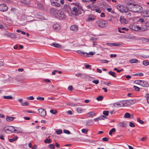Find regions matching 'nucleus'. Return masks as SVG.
<instances>
[{
  "label": "nucleus",
  "mask_w": 149,
  "mask_h": 149,
  "mask_svg": "<svg viewBox=\"0 0 149 149\" xmlns=\"http://www.w3.org/2000/svg\"><path fill=\"white\" fill-rule=\"evenodd\" d=\"M142 80H136L134 81V83L136 84H139L141 86Z\"/></svg>",
  "instance_id": "40"
},
{
  "label": "nucleus",
  "mask_w": 149,
  "mask_h": 149,
  "mask_svg": "<svg viewBox=\"0 0 149 149\" xmlns=\"http://www.w3.org/2000/svg\"><path fill=\"white\" fill-rule=\"evenodd\" d=\"M139 40H142L144 42H147L148 41V40L145 38H141L139 39Z\"/></svg>",
  "instance_id": "34"
},
{
  "label": "nucleus",
  "mask_w": 149,
  "mask_h": 149,
  "mask_svg": "<svg viewBox=\"0 0 149 149\" xmlns=\"http://www.w3.org/2000/svg\"><path fill=\"white\" fill-rule=\"evenodd\" d=\"M133 88L136 91H139L140 90V88L137 86H133Z\"/></svg>",
  "instance_id": "50"
},
{
  "label": "nucleus",
  "mask_w": 149,
  "mask_h": 149,
  "mask_svg": "<svg viewBox=\"0 0 149 149\" xmlns=\"http://www.w3.org/2000/svg\"><path fill=\"white\" fill-rule=\"evenodd\" d=\"M70 29L71 31L76 32L78 30L79 27L76 25H73L70 26Z\"/></svg>",
  "instance_id": "10"
},
{
  "label": "nucleus",
  "mask_w": 149,
  "mask_h": 149,
  "mask_svg": "<svg viewBox=\"0 0 149 149\" xmlns=\"http://www.w3.org/2000/svg\"><path fill=\"white\" fill-rule=\"evenodd\" d=\"M15 118L13 117H9L8 116H6V120L8 122H10L13 120Z\"/></svg>",
  "instance_id": "24"
},
{
  "label": "nucleus",
  "mask_w": 149,
  "mask_h": 149,
  "mask_svg": "<svg viewBox=\"0 0 149 149\" xmlns=\"http://www.w3.org/2000/svg\"><path fill=\"white\" fill-rule=\"evenodd\" d=\"M120 20L121 23L123 24H125L127 23V21L125 19L123 16H121L120 17Z\"/></svg>",
  "instance_id": "15"
},
{
  "label": "nucleus",
  "mask_w": 149,
  "mask_h": 149,
  "mask_svg": "<svg viewBox=\"0 0 149 149\" xmlns=\"http://www.w3.org/2000/svg\"><path fill=\"white\" fill-rule=\"evenodd\" d=\"M23 101V99L22 98H20L18 100V101L19 103H21V105L22 104V101Z\"/></svg>",
  "instance_id": "64"
},
{
  "label": "nucleus",
  "mask_w": 149,
  "mask_h": 149,
  "mask_svg": "<svg viewBox=\"0 0 149 149\" xmlns=\"http://www.w3.org/2000/svg\"><path fill=\"white\" fill-rule=\"evenodd\" d=\"M95 17L92 15H89L88 17V21H93L95 19Z\"/></svg>",
  "instance_id": "23"
},
{
  "label": "nucleus",
  "mask_w": 149,
  "mask_h": 149,
  "mask_svg": "<svg viewBox=\"0 0 149 149\" xmlns=\"http://www.w3.org/2000/svg\"><path fill=\"white\" fill-rule=\"evenodd\" d=\"M141 15L144 17H149V11L144 10L141 13Z\"/></svg>",
  "instance_id": "13"
},
{
  "label": "nucleus",
  "mask_w": 149,
  "mask_h": 149,
  "mask_svg": "<svg viewBox=\"0 0 149 149\" xmlns=\"http://www.w3.org/2000/svg\"><path fill=\"white\" fill-rule=\"evenodd\" d=\"M149 22H147L144 24H142L140 27V31H144L149 29Z\"/></svg>",
  "instance_id": "6"
},
{
  "label": "nucleus",
  "mask_w": 149,
  "mask_h": 149,
  "mask_svg": "<svg viewBox=\"0 0 149 149\" xmlns=\"http://www.w3.org/2000/svg\"><path fill=\"white\" fill-rule=\"evenodd\" d=\"M38 114L41 116L44 117L46 115V110L43 108H40L38 109Z\"/></svg>",
  "instance_id": "8"
},
{
  "label": "nucleus",
  "mask_w": 149,
  "mask_h": 149,
  "mask_svg": "<svg viewBox=\"0 0 149 149\" xmlns=\"http://www.w3.org/2000/svg\"><path fill=\"white\" fill-rule=\"evenodd\" d=\"M95 54V53L94 52H90L88 53L85 52V55H84V56L86 57H90V55L91 56H93L94 54Z\"/></svg>",
  "instance_id": "16"
},
{
  "label": "nucleus",
  "mask_w": 149,
  "mask_h": 149,
  "mask_svg": "<svg viewBox=\"0 0 149 149\" xmlns=\"http://www.w3.org/2000/svg\"><path fill=\"white\" fill-rule=\"evenodd\" d=\"M50 45L52 46L58 48H61V45L56 42H54Z\"/></svg>",
  "instance_id": "17"
},
{
  "label": "nucleus",
  "mask_w": 149,
  "mask_h": 149,
  "mask_svg": "<svg viewBox=\"0 0 149 149\" xmlns=\"http://www.w3.org/2000/svg\"><path fill=\"white\" fill-rule=\"evenodd\" d=\"M109 74L114 77H116V73L114 72L110 71L109 72Z\"/></svg>",
  "instance_id": "29"
},
{
  "label": "nucleus",
  "mask_w": 149,
  "mask_h": 149,
  "mask_svg": "<svg viewBox=\"0 0 149 149\" xmlns=\"http://www.w3.org/2000/svg\"><path fill=\"white\" fill-rule=\"evenodd\" d=\"M56 132L57 134H60L62 133V130L60 129L56 131Z\"/></svg>",
  "instance_id": "48"
},
{
  "label": "nucleus",
  "mask_w": 149,
  "mask_h": 149,
  "mask_svg": "<svg viewBox=\"0 0 149 149\" xmlns=\"http://www.w3.org/2000/svg\"><path fill=\"white\" fill-rule=\"evenodd\" d=\"M49 147L51 149H54L55 148V146L53 144H50L49 145Z\"/></svg>",
  "instance_id": "51"
},
{
  "label": "nucleus",
  "mask_w": 149,
  "mask_h": 149,
  "mask_svg": "<svg viewBox=\"0 0 149 149\" xmlns=\"http://www.w3.org/2000/svg\"><path fill=\"white\" fill-rule=\"evenodd\" d=\"M11 38L15 39L17 38V36L13 33H11L10 37Z\"/></svg>",
  "instance_id": "45"
},
{
  "label": "nucleus",
  "mask_w": 149,
  "mask_h": 149,
  "mask_svg": "<svg viewBox=\"0 0 149 149\" xmlns=\"http://www.w3.org/2000/svg\"><path fill=\"white\" fill-rule=\"evenodd\" d=\"M97 25L100 27H104L106 26L107 24L105 21H97L96 22Z\"/></svg>",
  "instance_id": "7"
},
{
  "label": "nucleus",
  "mask_w": 149,
  "mask_h": 149,
  "mask_svg": "<svg viewBox=\"0 0 149 149\" xmlns=\"http://www.w3.org/2000/svg\"><path fill=\"white\" fill-rule=\"evenodd\" d=\"M102 140L103 141H108L109 139L107 137H104L102 139Z\"/></svg>",
  "instance_id": "62"
},
{
  "label": "nucleus",
  "mask_w": 149,
  "mask_h": 149,
  "mask_svg": "<svg viewBox=\"0 0 149 149\" xmlns=\"http://www.w3.org/2000/svg\"><path fill=\"white\" fill-rule=\"evenodd\" d=\"M18 138L17 136L14 137L12 139H9V141L10 142H12L14 141H15Z\"/></svg>",
  "instance_id": "32"
},
{
  "label": "nucleus",
  "mask_w": 149,
  "mask_h": 149,
  "mask_svg": "<svg viewBox=\"0 0 149 149\" xmlns=\"http://www.w3.org/2000/svg\"><path fill=\"white\" fill-rule=\"evenodd\" d=\"M124 117L125 118H129L131 117V115L129 113H126L125 114Z\"/></svg>",
  "instance_id": "42"
},
{
  "label": "nucleus",
  "mask_w": 149,
  "mask_h": 149,
  "mask_svg": "<svg viewBox=\"0 0 149 149\" xmlns=\"http://www.w3.org/2000/svg\"><path fill=\"white\" fill-rule=\"evenodd\" d=\"M128 8L130 11L134 12L139 13L141 11L142 7L139 5L130 4Z\"/></svg>",
  "instance_id": "2"
},
{
  "label": "nucleus",
  "mask_w": 149,
  "mask_h": 149,
  "mask_svg": "<svg viewBox=\"0 0 149 149\" xmlns=\"http://www.w3.org/2000/svg\"><path fill=\"white\" fill-rule=\"evenodd\" d=\"M63 132L64 133H66L68 134H70V132L69 131L67 130H64Z\"/></svg>",
  "instance_id": "59"
},
{
  "label": "nucleus",
  "mask_w": 149,
  "mask_h": 149,
  "mask_svg": "<svg viewBox=\"0 0 149 149\" xmlns=\"http://www.w3.org/2000/svg\"><path fill=\"white\" fill-rule=\"evenodd\" d=\"M117 8L118 10L121 12H127L128 11L127 8L124 7L123 6L120 4L118 5L117 6Z\"/></svg>",
  "instance_id": "5"
},
{
  "label": "nucleus",
  "mask_w": 149,
  "mask_h": 149,
  "mask_svg": "<svg viewBox=\"0 0 149 149\" xmlns=\"http://www.w3.org/2000/svg\"><path fill=\"white\" fill-rule=\"evenodd\" d=\"M26 99L29 100H33L34 97L33 96H31L30 97H27Z\"/></svg>",
  "instance_id": "58"
},
{
  "label": "nucleus",
  "mask_w": 149,
  "mask_h": 149,
  "mask_svg": "<svg viewBox=\"0 0 149 149\" xmlns=\"http://www.w3.org/2000/svg\"><path fill=\"white\" fill-rule=\"evenodd\" d=\"M72 9L74 12L75 14V15H78V10H77V8L75 7H73L72 8Z\"/></svg>",
  "instance_id": "26"
},
{
  "label": "nucleus",
  "mask_w": 149,
  "mask_h": 149,
  "mask_svg": "<svg viewBox=\"0 0 149 149\" xmlns=\"http://www.w3.org/2000/svg\"><path fill=\"white\" fill-rule=\"evenodd\" d=\"M68 105L69 106H78L79 105H78L77 104H75L72 103H70L69 104H68Z\"/></svg>",
  "instance_id": "52"
},
{
  "label": "nucleus",
  "mask_w": 149,
  "mask_h": 149,
  "mask_svg": "<svg viewBox=\"0 0 149 149\" xmlns=\"http://www.w3.org/2000/svg\"><path fill=\"white\" fill-rule=\"evenodd\" d=\"M50 112L53 114H55L57 113V111L56 110H51L50 111Z\"/></svg>",
  "instance_id": "49"
},
{
  "label": "nucleus",
  "mask_w": 149,
  "mask_h": 149,
  "mask_svg": "<svg viewBox=\"0 0 149 149\" xmlns=\"http://www.w3.org/2000/svg\"><path fill=\"white\" fill-rule=\"evenodd\" d=\"M8 9L7 6L5 4H0V11L2 12H5Z\"/></svg>",
  "instance_id": "9"
},
{
  "label": "nucleus",
  "mask_w": 149,
  "mask_h": 149,
  "mask_svg": "<svg viewBox=\"0 0 149 149\" xmlns=\"http://www.w3.org/2000/svg\"><path fill=\"white\" fill-rule=\"evenodd\" d=\"M36 99L37 100H40V101H43L44 100V98L43 97H38L36 98Z\"/></svg>",
  "instance_id": "53"
},
{
  "label": "nucleus",
  "mask_w": 149,
  "mask_h": 149,
  "mask_svg": "<svg viewBox=\"0 0 149 149\" xmlns=\"http://www.w3.org/2000/svg\"><path fill=\"white\" fill-rule=\"evenodd\" d=\"M3 98L5 99H9V100H11V99H12V98H13L10 95H8V96H3Z\"/></svg>",
  "instance_id": "36"
},
{
  "label": "nucleus",
  "mask_w": 149,
  "mask_h": 149,
  "mask_svg": "<svg viewBox=\"0 0 149 149\" xmlns=\"http://www.w3.org/2000/svg\"><path fill=\"white\" fill-rule=\"evenodd\" d=\"M141 86L145 87H147L149 86L148 83L146 81L142 80Z\"/></svg>",
  "instance_id": "14"
},
{
  "label": "nucleus",
  "mask_w": 149,
  "mask_h": 149,
  "mask_svg": "<svg viewBox=\"0 0 149 149\" xmlns=\"http://www.w3.org/2000/svg\"><path fill=\"white\" fill-rule=\"evenodd\" d=\"M93 123V120H89L86 121V124L89 126L91 125Z\"/></svg>",
  "instance_id": "25"
},
{
  "label": "nucleus",
  "mask_w": 149,
  "mask_h": 149,
  "mask_svg": "<svg viewBox=\"0 0 149 149\" xmlns=\"http://www.w3.org/2000/svg\"><path fill=\"white\" fill-rule=\"evenodd\" d=\"M113 107H122L123 104L121 103V102H120V103H115L113 104Z\"/></svg>",
  "instance_id": "20"
},
{
  "label": "nucleus",
  "mask_w": 149,
  "mask_h": 149,
  "mask_svg": "<svg viewBox=\"0 0 149 149\" xmlns=\"http://www.w3.org/2000/svg\"><path fill=\"white\" fill-rule=\"evenodd\" d=\"M138 60L135 58H134L133 59L130 60V62L131 63H136L138 62Z\"/></svg>",
  "instance_id": "33"
},
{
  "label": "nucleus",
  "mask_w": 149,
  "mask_h": 149,
  "mask_svg": "<svg viewBox=\"0 0 149 149\" xmlns=\"http://www.w3.org/2000/svg\"><path fill=\"white\" fill-rule=\"evenodd\" d=\"M145 97L146 98L147 101V102L149 104V94L147 93L146 94Z\"/></svg>",
  "instance_id": "39"
},
{
  "label": "nucleus",
  "mask_w": 149,
  "mask_h": 149,
  "mask_svg": "<svg viewBox=\"0 0 149 149\" xmlns=\"http://www.w3.org/2000/svg\"><path fill=\"white\" fill-rule=\"evenodd\" d=\"M107 118L103 115L100 116L98 117V119L99 120H104L105 118Z\"/></svg>",
  "instance_id": "43"
},
{
  "label": "nucleus",
  "mask_w": 149,
  "mask_h": 149,
  "mask_svg": "<svg viewBox=\"0 0 149 149\" xmlns=\"http://www.w3.org/2000/svg\"><path fill=\"white\" fill-rule=\"evenodd\" d=\"M75 75L77 77H81L82 76V74H81V73H77L75 74Z\"/></svg>",
  "instance_id": "61"
},
{
  "label": "nucleus",
  "mask_w": 149,
  "mask_h": 149,
  "mask_svg": "<svg viewBox=\"0 0 149 149\" xmlns=\"http://www.w3.org/2000/svg\"><path fill=\"white\" fill-rule=\"evenodd\" d=\"M95 115V113L94 112L91 111L89 112L88 114V115L89 117H92Z\"/></svg>",
  "instance_id": "28"
},
{
  "label": "nucleus",
  "mask_w": 149,
  "mask_h": 149,
  "mask_svg": "<svg viewBox=\"0 0 149 149\" xmlns=\"http://www.w3.org/2000/svg\"><path fill=\"white\" fill-rule=\"evenodd\" d=\"M143 64L145 66H147L149 65V62L148 61H143Z\"/></svg>",
  "instance_id": "41"
},
{
  "label": "nucleus",
  "mask_w": 149,
  "mask_h": 149,
  "mask_svg": "<svg viewBox=\"0 0 149 149\" xmlns=\"http://www.w3.org/2000/svg\"><path fill=\"white\" fill-rule=\"evenodd\" d=\"M53 28L55 30L59 29L60 28V25L57 23H55L53 25Z\"/></svg>",
  "instance_id": "18"
},
{
  "label": "nucleus",
  "mask_w": 149,
  "mask_h": 149,
  "mask_svg": "<svg viewBox=\"0 0 149 149\" xmlns=\"http://www.w3.org/2000/svg\"><path fill=\"white\" fill-rule=\"evenodd\" d=\"M118 125L120 127H125L127 125L124 122H122L119 123H118Z\"/></svg>",
  "instance_id": "21"
},
{
  "label": "nucleus",
  "mask_w": 149,
  "mask_h": 149,
  "mask_svg": "<svg viewBox=\"0 0 149 149\" xmlns=\"http://www.w3.org/2000/svg\"><path fill=\"white\" fill-rule=\"evenodd\" d=\"M11 34V33H9V32H6L4 33L5 35L6 36L8 37H10V36Z\"/></svg>",
  "instance_id": "55"
},
{
  "label": "nucleus",
  "mask_w": 149,
  "mask_h": 149,
  "mask_svg": "<svg viewBox=\"0 0 149 149\" xmlns=\"http://www.w3.org/2000/svg\"><path fill=\"white\" fill-rule=\"evenodd\" d=\"M138 22L139 23L141 24V25L144 24L148 22H146V20H144L143 19H140L138 21Z\"/></svg>",
  "instance_id": "22"
},
{
  "label": "nucleus",
  "mask_w": 149,
  "mask_h": 149,
  "mask_svg": "<svg viewBox=\"0 0 149 149\" xmlns=\"http://www.w3.org/2000/svg\"><path fill=\"white\" fill-rule=\"evenodd\" d=\"M88 130L87 129H83L81 130L82 132L85 134H86L88 132Z\"/></svg>",
  "instance_id": "47"
},
{
  "label": "nucleus",
  "mask_w": 149,
  "mask_h": 149,
  "mask_svg": "<svg viewBox=\"0 0 149 149\" xmlns=\"http://www.w3.org/2000/svg\"><path fill=\"white\" fill-rule=\"evenodd\" d=\"M22 106H27L29 105V104L27 102H26L24 103H22Z\"/></svg>",
  "instance_id": "56"
},
{
  "label": "nucleus",
  "mask_w": 149,
  "mask_h": 149,
  "mask_svg": "<svg viewBox=\"0 0 149 149\" xmlns=\"http://www.w3.org/2000/svg\"><path fill=\"white\" fill-rule=\"evenodd\" d=\"M130 28L132 30L135 31H140V27L138 25H133L130 26Z\"/></svg>",
  "instance_id": "11"
},
{
  "label": "nucleus",
  "mask_w": 149,
  "mask_h": 149,
  "mask_svg": "<svg viewBox=\"0 0 149 149\" xmlns=\"http://www.w3.org/2000/svg\"><path fill=\"white\" fill-rule=\"evenodd\" d=\"M52 142V140L51 139H47L44 141V142L46 143H51Z\"/></svg>",
  "instance_id": "37"
},
{
  "label": "nucleus",
  "mask_w": 149,
  "mask_h": 149,
  "mask_svg": "<svg viewBox=\"0 0 149 149\" xmlns=\"http://www.w3.org/2000/svg\"><path fill=\"white\" fill-rule=\"evenodd\" d=\"M109 111H104L103 112V114L106 116H107L109 115Z\"/></svg>",
  "instance_id": "46"
},
{
  "label": "nucleus",
  "mask_w": 149,
  "mask_h": 149,
  "mask_svg": "<svg viewBox=\"0 0 149 149\" xmlns=\"http://www.w3.org/2000/svg\"><path fill=\"white\" fill-rule=\"evenodd\" d=\"M76 110L78 113H81L83 111V110L81 107H78L77 108Z\"/></svg>",
  "instance_id": "31"
},
{
  "label": "nucleus",
  "mask_w": 149,
  "mask_h": 149,
  "mask_svg": "<svg viewBox=\"0 0 149 149\" xmlns=\"http://www.w3.org/2000/svg\"><path fill=\"white\" fill-rule=\"evenodd\" d=\"M129 125L130 127H134L135 126V125L132 122H130Z\"/></svg>",
  "instance_id": "54"
},
{
  "label": "nucleus",
  "mask_w": 149,
  "mask_h": 149,
  "mask_svg": "<svg viewBox=\"0 0 149 149\" xmlns=\"http://www.w3.org/2000/svg\"><path fill=\"white\" fill-rule=\"evenodd\" d=\"M73 87L72 86H69L68 88V90L70 91H72Z\"/></svg>",
  "instance_id": "63"
},
{
  "label": "nucleus",
  "mask_w": 149,
  "mask_h": 149,
  "mask_svg": "<svg viewBox=\"0 0 149 149\" xmlns=\"http://www.w3.org/2000/svg\"><path fill=\"white\" fill-rule=\"evenodd\" d=\"M93 82L96 84H97L99 83V81L98 80H94L93 81Z\"/></svg>",
  "instance_id": "60"
},
{
  "label": "nucleus",
  "mask_w": 149,
  "mask_h": 149,
  "mask_svg": "<svg viewBox=\"0 0 149 149\" xmlns=\"http://www.w3.org/2000/svg\"><path fill=\"white\" fill-rule=\"evenodd\" d=\"M77 53L78 54L84 56V55H85V52H82L80 50H77Z\"/></svg>",
  "instance_id": "30"
},
{
  "label": "nucleus",
  "mask_w": 149,
  "mask_h": 149,
  "mask_svg": "<svg viewBox=\"0 0 149 149\" xmlns=\"http://www.w3.org/2000/svg\"><path fill=\"white\" fill-rule=\"evenodd\" d=\"M135 100H126L121 101L122 107H127L134 104L136 102Z\"/></svg>",
  "instance_id": "3"
},
{
  "label": "nucleus",
  "mask_w": 149,
  "mask_h": 149,
  "mask_svg": "<svg viewBox=\"0 0 149 149\" xmlns=\"http://www.w3.org/2000/svg\"><path fill=\"white\" fill-rule=\"evenodd\" d=\"M103 98L102 96L100 95L97 97L96 100L98 101H101L102 100Z\"/></svg>",
  "instance_id": "44"
},
{
  "label": "nucleus",
  "mask_w": 149,
  "mask_h": 149,
  "mask_svg": "<svg viewBox=\"0 0 149 149\" xmlns=\"http://www.w3.org/2000/svg\"><path fill=\"white\" fill-rule=\"evenodd\" d=\"M122 43H112V46H122Z\"/></svg>",
  "instance_id": "27"
},
{
  "label": "nucleus",
  "mask_w": 149,
  "mask_h": 149,
  "mask_svg": "<svg viewBox=\"0 0 149 149\" xmlns=\"http://www.w3.org/2000/svg\"><path fill=\"white\" fill-rule=\"evenodd\" d=\"M14 127L12 126H6L5 127L3 130L6 133L10 134L14 132Z\"/></svg>",
  "instance_id": "4"
},
{
  "label": "nucleus",
  "mask_w": 149,
  "mask_h": 149,
  "mask_svg": "<svg viewBox=\"0 0 149 149\" xmlns=\"http://www.w3.org/2000/svg\"><path fill=\"white\" fill-rule=\"evenodd\" d=\"M137 121L141 124H143L144 123L143 121V120H140L139 118H137Z\"/></svg>",
  "instance_id": "57"
},
{
  "label": "nucleus",
  "mask_w": 149,
  "mask_h": 149,
  "mask_svg": "<svg viewBox=\"0 0 149 149\" xmlns=\"http://www.w3.org/2000/svg\"><path fill=\"white\" fill-rule=\"evenodd\" d=\"M51 5L53 6H55L56 7H60L61 6L60 4L54 1H52L51 2Z\"/></svg>",
  "instance_id": "19"
},
{
  "label": "nucleus",
  "mask_w": 149,
  "mask_h": 149,
  "mask_svg": "<svg viewBox=\"0 0 149 149\" xmlns=\"http://www.w3.org/2000/svg\"><path fill=\"white\" fill-rule=\"evenodd\" d=\"M115 131L116 129L115 128H113L109 131V134L110 135H111L112 134L113 132H114Z\"/></svg>",
  "instance_id": "38"
},
{
  "label": "nucleus",
  "mask_w": 149,
  "mask_h": 149,
  "mask_svg": "<svg viewBox=\"0 0 149 149\" xmlns=\"http://www.w3.org/2000/svg\"><path fill=\"white\" fill-rule=\"evenodd\" d=\"M37 7L39 8H43V5L41 3H37Z\"/></svg>",
  "instance_id": "35"
},
{
  "label": "nucleus",
  "mask_w": 149,
  "mask_h": 149,
  "mask_svg": "<svg viewBox=\"0 0 149 149\" xmlns=\"http://www.w3.org/2000/svg\"><path fill=\"white\" fill-rule=\"evenodd\" d=\"M49 11L52 16L59 19H63L65 18V14L61 10L51 8L50 9Z\"/></svg>",
  "instance_id": "1"
},
{
  "label": "nucleus",
  "mask_w": 149,
  "mask_h": 149,
  "mask_svg": "<svg viewBox=\"0 0 149 149\" xmlns=\"http://www.w3.org/2000/svg\"><path fill=\"white\" fill-rule=\"evenodd\" d=\"M14 132L17 133H22V131L20 127H14Z\"/></svg>",
  "instance_id": "12"
}]
</instances>
